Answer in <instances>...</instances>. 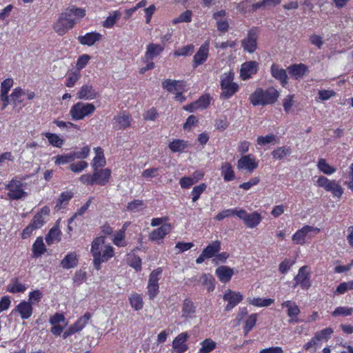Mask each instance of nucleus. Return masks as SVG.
Returning a JSON list of instances; mask_svg holds the SVG:
<instances>
[{
	"label": "nucleus",
	"mask_w": 353,
	"mask_h": 353,
	"mask_svg": "<svg viewBox=\"0 0 353 353\" xmlns=\"http://www.w3.org/2000/svg\"><path fill=\"white\" fill-rule=\"evenodd\" d=\"M211 97L208 94H203L201 96L198 100L196 101V103L198 106V109L204 110L206 109L211 101Z\"/></svg>",
	"instance_id": "obj_51"
},
{
	"label": "nucleus",
	"mask_w": 353,
	"mask_h": 353,
	"mask_svg": "<svg viewBox=\"0 0 353 353\" xmlns=\"http://www.w3.org/2000/svg\"><path fill=\"white\" fill-rule=\"evenodd\" d=\"M257 38L258 34L257 32L254 29H251L248 31L247 37L245 38L241 41V46L244 50L248 52L249 53L254 52L257 46Z\"/></svg>",
	"instance_id": "obj_8"
},
{
	"label": "nucleus",
	"mask_w": 353,
	"mask_h": 353,
	"mask_svg": "<svg viewBox=\"0 0 353 353\" xmlns=\"http://www.w3.org/2000/svg\"><path fill=\"white\" fill-rule=\"evenodd\" d=\"M81 77V74L79 71L74 70L72 71L68 74V77L67 78L65 85L68 88H72L76 82L79 81Z\"/></svg>",
	"instance_id": "obj_50"
},
{
	"label": "nucleus",
	"mask_w": 353,
	"mask_h": 353,
	"mask_svg": "<svg viewBox=\"0 0 353 353\" xmlns=\"http://www.w3.org/2000/svg\"><path fill=\"white\" fill-rule=\"evenodd\" d=\"M220 250L221 242L219 241H214L204 248L202 252L203 253V256H205L208 259H210L214 256L215 257Z\"/></svg>",
	"instance_id": "obj_31"
},
{
	"label": "nucleus",
	"mask_w": 353,
	"mask_h": 353,
	"mask_svg": "<svg viewBox=\"0 0 353 353\" xmlns=\"http://www.w3.org/2000/svg\"><path fill=\"white\" fill-rule=\"evenodd\" d=\"M195 312L196 307L193 302L189 299H185L183 303L181 316L185 319L192 318Z\"/></svg>",
	"instance_id": "obj_30"
},
{
	"label": "nucleus",
	"mask_w": 353,
	"mask_h": 353,
	"mask_svg": "<svg viewBox=\"0 0 353 353\" xmlns=\"http://www.w3.org/2000/svg\"><path fill=\"white\" fill-rule=\"evenodd\" d=\"M257 315L256 314H251L245 321L244 327L245 335H248V332L254 327L256 322Z\"/></svg>",
	"instance_id": "obj_55"
},
{
	"label": "nucleus",
	"mask_w": 353,
	"mask_h": 353,
	"mask_svg": "<svg viewBox=\"0 0 353 353\" xmlns=\"http://www.w3.org/2000/svg\"><path fill=\"white\" fill-rule=\"evenodd\" d=\"M46 251V248L43 243V238L41 236L37 237L32 245L34 256L36 258L40 257Z\"/></svg>",
	"instance_id": "obj_35"
},
{
	"label": "nucleus",
	"mask_w": 353,
	"mask_h": 353,
	"mask_svg": "<svg viewBox=\"0 0 353 353\" xmlns=\"http://www.w3.org/2000/svg\"><path fill=\"white\" fill-rule=\"evenodd\" d=\"M143 201L141 200L137 199L128 203L127 210L129 211H133L134 212H137L143 209Z\"/></svg>",
	"instance_id": "obj_59"
},
{
	"label": "nucleus",
	"mask_w": 353,
	"mask_h": 353,
	"mask_svg": "<svg viewBox=\"0 0 353 353\" xmlns=\"http://www.w3.org/2000/svg\"><path fill=\"white\" fill-rule=\"evenodd\" d=\"M101 38V34L97 32H89L83 36H79L78 40L81 44L91 46L95 42L99 41Z\"/></svg>",
	"instance_id": "obj_25"
},
{
	"label": "nucleus",
	"mask_w": 353,
	"mask_h": 353,
	"mask_svg": "<svg viewBox=\"0 0 353 353\" xmlns=\"http://www.w3.org/2000/svg\"><path fill=\"white\" fill-rule=\"evenodd\" d=\"M216 274L221 282L225 283L230 281L234 270L228 266L222 265L216 268Z\"/></svg>",
	"instance_id": "obj_22"
},
{
	"label": "nucleus",
	"mask_w": 353,
	"mask_h": 353,
	"mask_svg": "<svg viewBox=\"0 0 353 353\" xmlns=\"http://www.w3.org/2000/svg\"><path fill=\"white\" fill-rule=\"evenodd\" d=\"M353 312V308L352 307H336L334 311L332 313V315L333 316H350Z\"/></svg>",
	"instance_id": "obj_54"
},
{
	"label": "nucleus",
	"mask_w": 353,
	"mask_h": 353,
	"mask_svg": "<svg viewBox=\"0 0 353 353\" xmlns=\"http://www.w3.org/2000/svg\"><path fill=\"white\" fill-rule=\"evenodd\" d=\"M65 13H67L69 17L72 18L73 16H75L79 18H83L85 15V10L83 8L70 6L65 11Z\"/></svg>",
	"instance_id": "obj_49"
},
{
	"label": "nucleus",
	"mask_w": 353,
	"mask_h": 353,
	"mask_svg": "<svg viewBox=\"0 0 353 353\" xmlns=\"http://www.w3.org/2000/svg\"><path fill=\"white\" fill-rule=\"evenodd\" d=\"M288 70L292 78L299 79L308 72V68L303 63L293 64L288 68Z\"/></svg>",
	"instance_id": "obj_19"
},
{
	"label": "nucleus",
	"mask_w": 353,
	"mask_h": 353,
	"mask_svg": "<svg viewBox=\"0 0 353 353\" xmlns=\"http://www.w3.org/2000/svg\"><path fill=\"white\" fill-rule=\"evenodd\" d=\"M94 152L96 156L92 160V166L94 170H97L99 168L103 167L105 165V159L103 154V151L101 148H95Z\"/></svg>",
	"instance_id": "obj_29"
},
{
	"label": "nucleus",
	"mask_w": 353,
	"mask_h": 353,
	"mask_svg": "<svg viewBox=\"0 0 353 353\" xmlns=\"http://www.w3.org/2000/svg\"><path fill=\"white\" fill-rule=\"evenodd\" d=\"M201 353H210L216 347V343L210 339H205L201 343Z\"/></svg>",
	"instance_id": "obj_47"
},
{
	"label": "nucleus",
	"mask_w": 353,
	"mask_h": 353,
	"mask_svg": "<svg viewBox=\"0 0 353 353\" xmlns=\"http://www.w3.org/2000/svg\"><path fill=\"white\" fill-rule=\"evenodd\" d=\"M115 120L114 128L119 130L125 129L130 125V117L124 113L114 117Z\"/></svg>",
	"instance_id": "obj_33"
},
{
	"label": "nucleus",
	"mask_w": 353,
	"mask_h": 353,
	"mask_svg": "<svg viewBox=\"0 0 353 353\" xmlns=\"http://www.w3.org/2000/svg\"><path fill=\"white\" fill-rule=\"evenodd\" d=\"M270 72L272 76L279 81L282 86L284 87L288 83V74L285 70L274 63L270 68Z\"/></svg>",
	"instance_id": "obj_20"
},
{
	"label": "nucleus",
	"mask_w": 353,
	"mask_h": 353,
	"mask_svg": "<svg viewBox=\"0 0 353 353\" xmlns=\"http://www.w3.org/2000/svg\"><path fill=\"white\" fill-rule=\"evenodd\" d=\"M77 264L78 258L74 252L68 253L61 261V265L63 269L74 268Z\"/></svg>",
	"instance_id": "obj_27"
},
{
	"label": "nucleus",
	"mask_w": 353,
	"mask_h": 353,
	"mask_svg": "<svg viewBox=\"0 0 353 353\" xmlns=\"http://www.w3.org/2000/svg\"><path fill=\"white\" fill-rule=\"evenodd\" d=\"M274 302L273 299L256 298L250 300V303L258 307H267L270 305Z\"/></svg>",
	"instance_id": "obj_57"
},
{
	"label": "nucleus",
	"mask_w": 353,
	"mask_h": 353,
	"mask_svg": "<svg viewBox=\"0 0 353 353\" xmlns=\"http://www.w3.org/2000/svg\"><path fill=\"white\" fill-rule=\"evenodd\" d=\"M188 337L187 332H182L175 337L172 341V348L176 353H183L188 350L186 341Z\"/></svg>",
	"instance_id": "obj_12"
},
{
	"label": "nucleus",
	"mask_w": 353,
	"mask_h": 353,
	"mask_svg": "<svg viewBox=\"0 0 353 353\" xmlns=\"http://www.w3.org/2000/svg\"><path fill=\"white\" fill-rule=\"evenodd\" d=\"M262 105L274 103L279 97V92L274 88H269L264 90L262 89Z\"/></svg>",
	"instance_id": "obj_18"
},
{
	"label": "nucleus",
	"mask_w": 353,
	"mask_h": 353,
	"mask_svg": "<svg viewBox=\"0 0 353 353\" xmlns=\"http://www.w3.org/2000/svg\"><path fill=\"white\" fill-rule=\"evenodd\" d=\"M234 73L233 72H225L221 76V98L228 99L239 90V85L234 83Z\"/></svg>",
	"instance_id": "obj_2"
},
{
	"label": "nucleus",
	"mask_w": 353,
	"mask_h": 353,
	"mask_svg": "<svg viewBox=\"0 0 353 353\" xmlns=\"http://www.w3.org/2000/svg\"><path fill=\"white\" fill-rule=\"evenodd\" d=\"M95 109V106L92 103L78 102L71 108L70 114L73 120H81L84 117L92 114Z\"/></svg>",
	"instance_id": "obj_4"
},
{
	"label": "nucleus",
	"mask_w": 353,
	"mask_h": 353,
	"mask_svg": "<svg viewBox=\"0 0 353 353\" xmlns=\"http://www.w3.org/2000/svg\"><path fill=\"white\" fill-rule=\"evenodd\" d=\"M262 217L257 212H254L251 214H247L244 223L250 228H253L257 226L261 221Z\"/></svg>",
	"instance_id": "obj_32"
},
{
	"label": "nucleus",
	"mask_w": 353,
	"mask_h": 353,
	"mask_svg": "<svg viewBox=\"0 0 353 353\" xmlns=\"http://www.w3.org/2000/svg\"><path fill=\"white\" fill-rule=\"evenodd\" d=\"M316 184L319 187L324 188L326 192H331L334 197L341 198L343 193V188L339 182L330 180L325 176H319Z\"/></svg>",
	"instance_id": "obj_5"
},
{
	"label": "nucleus",
	"mask_w": 353,
	"mask_h": 353,
	"mask_svg": "<svg viewBox=\"0 0 353 353\" xmlns=\"http://www.w3.org/2000/svg\"><path fill=\"white\" fill-rule=\"evenodd\" d=\"M163 269L158 268L150 274L148 284L150 285H159V281L161 278Z\"/></svg>",
	"instance_id": "obj_44"
},
{
	"label": "nucleus",
	"mask_w": 353,
	"mask_h": 353,
	"mask_svg": "<svg viewBox=\"0 0 353 353\" xmlns=\"http://www.w3.org/2000/svg\"><path fill=\"white\" fill-rule=\"evenodd\" d=\"M223 299L224 301H228L225 310L230 311L242 301L243 296L240 292L228 290L224 294Z\"/></svg>",
	"instance_id": "obj_9"
},
{
	"label": "nucleus",
	"mask_w": 353,
	"mask_h": 353,
	"mask_svg": "<svg viewBox=\"0 0 353 353\" xmlns=\"http://www.w3.org/2000/svg\"><path fill=\"white\" fill-rule=\"evenodd\" d=\"M353 290V281L340 283L336 289L335 294H343L348 290Z\"/></svg>",
	"instance_id": "obj_58"
},
{
	"label": "nucleus",
	"mask_w": 353,
	"mask_h": 353,
	"mask_svg": "<svg viewBox=\"0 0 353 353\" xmlns=\"http://www.w3.org/2000/svg\"><path fill=\"white\" fill-rule=\"evenodd\" d=\"M61 231L59 227L54 226L51 228L46 236V241L48 245H52L55 241H60Z\"/></svg>",
	"instance_id": "obj_38"
},
{
	"label": "nucleus",
	"mask_w": 353,
	"mask_h": 353,
	"mask_svg": "<svg viewBox=\"0 0 353 353\" xmlns=\"http://www.w3.org/2000/svg\"><path fill=\"white\" fill-rule=\"evenodd\" d=\"M97 96V92L92 85L85 84L81 87L77 93L79 99L92 100Z\"/></svg>",
	"instance_id": "obj_16"
},
{
	"label": "nucleus",
	"mask_w": 353,
	"mask_h": 353,
	"mask_svg": "<svg viewBox=\"0 0 353 353\" xmlns=\"http://www.w3.org/2000/svg\"><path fill=\"white\" fill-rule=\"evenodd\" d=\"M317 166L319 170L325 174H332L336 172V168L329 165L324 159H319Z\"/></svg>",
	"instance_id": "obj_42"
},
{
	"label": "nucleus",
	"mask_w": 353,
	"mask_h": 353,
	"mask_svg": "<svg viewBox=\"0 0 353 353\" xmlns=\"http://www.w3.org/2000/svg\"><path fill=\"white\" fill-rule=\"evenodd\" d=\"M103 236L97 237L94 239L91 246V254L93 256V265L96 270L101 269V265L107 262L114 254V248L110 245H102L104 243Z\"/></svg>",
	"instance_id": "obj_1"
},
{
	"label": "nucleus",
	"mask_w": 353,
	"mask_h": 353,
	"mask_svg": "<svg viewBox=\"0 0 353 353\" xmlns=\"http://www.w3.org/2000/svg\"><path fill=\"white\" fill-rule=\"evenodd\" d=\"M88 167V163L84 161H79L77 163H72L70 165L69 168L74 172H81Z\"/></svg>",
	"instance_id": "obj_64"
},
{
	"label": "nucleus",
	"mask_w": 353,
	"mask_h": 353,
	"mask_svg": "<svg viewBox=\"0 0 353 353\" xmlns=\"http://www.w3.org/2000/svg\"><path fill=\"white\" fill-rule=\"evenodd\" d=\"M50 214V209L48 206L43 207L39 212H37L33 217L30 223L34 228H41L46 222V219Z\"/></svg>",
	"instance_id": "obj_13"
},
{
	"label": "nucleus",
	"mask_w": 353,
	"mask_h": 353,
	"mask_svg": "<svg viewBox=\"0 0 353 353\" xmlns=\"http://www.w3.org/2000/svg\"><path fill=\"white\" fill-rule=\"evenodd\" d=\"M258 63L254 61L245 62L241 65L240 77L243 80L250 79L257 72Z\"/></svg>",
	"instance_id": "obj_11"
},
{
	"label": "nucleus",
	"mask_w": 353,
	"mask_h": 353,
	"mask_svg": "<svg viewBox=\"0 0 353 353\" xmlns=\"http://www.w3.org/2000/svg\"><path fill=\"white\" fill-rule=\"evenodd\" d=\"M73 195L74 194L72 191L62 192L57 199L55 209L57 210H59L65 208L68 205L69 201L73 197Z\"/></svg>",
	"instance_id": "obj_34"
},
{
	"label": "nucleus",
	"mask_w": 353,
	"mask_h": 353,
	"mask_svg": "<svg viewBox=\"0 0 353 353\" xmlns=\"http://www.w3.org/2000/svg\"><path fill=\"white\" fill-rule=\"evenodd\" d=\"M282 307L288 308V315L291 318L290 321V323L298 321L294 317H296L299 314L300 310L295 303H292L291 301H287L282 303Z\"/></svg>",
	"instance_id": "obj_28"
},
{
	"label": "nucleus",
	"mask_w": 353,
	"mask_h": 353,
	"mask_svg": "<svg viewBox=\"0 0 353 353\" xmlns=\"http://www.w3.org/2000/svg\"><path fill=\"white\" fill-rule=\"evenodd\" d=\"M91 318V314L89 312L85 313V314L80 317L76 322L72 325L77 332H79L85 326L88 321Z\"/></svg>",
	"instance_id": "obj_43"
},
{
	"label": "nucleus",
	"mask_w": 353,
	"mask_h": 353,
	"mask_svg": "<svg viewBox=\"0 0 353 353\" xmlns=\"http://www.w3.org/2000/svg\"><path fill=\"white\" fill-rule=\"evenodd\" d=\"M42 298V293L39 290H35L32 292H30L28 295V301L27 302L30 303V304L32 305V304L38 303L41 301Z\"/></svg>",
	"instance_id": "obj_60"
},
{
	"label": "nucleus",
	"mask_w": 353,
	"mask_h": 353,
	"mask_svg": "<svg viewBox=\"0 0 353 353\" xmlns=\"http://www.w3.org/2000/svg\"><path fill=\"white\" fill-rule=\"evenodd\" d=\"M207 185L204 183L194 186L191 192L192 201L196 202L200 197L201 194L205 190Z\"/></svg>",
	"instance_id": "obj_46"
},
{
	"label": "nucleus",
	"mask_w": 353,
	"mask_h": 353,
	"mask_svg": "<svg viewBox=\"0 0 353 353\" xmlns=\"http://www.w3.org/2000/svg\"><path fill=\"white\" fill-rule=\"evenodd\" d=\"M188 145V142L184 140L174 139L169 143L168 147L172 152H181L184 151Z\"/></svg>",
	"instance_id": "obj_39"
},
{
	"label": "nucleus",
	"mask_w": 353,
	"mask_h": 353,
	"mask_svg": "<svg viewBox=\"0 0 353 353\" xmlns=\"http://www.w3.org/2000/svg\"><path fill=\"white\" fill-rule=\"evenodd\" d=\"M192 12L191 10H187L183 13H181L177 18L174 19L172 21L174 24H176L178 23L185 22L188 23L192 21Z\"/></svg>",
	"instance_id": "obj_52"
},
{
	"label": "nucleus",
	"mask_w": 353,
	"mask_h": 353,
	"mask_svg": "<svg viewBox=\"0 0 353 353\" xmlns=\"http://www.w3.org/2000/svg\"><path fill=\"white\" fill-rule=\"evenodd\" d=\"M74 23L75 20L69 17L68 14L64 12L61 14L57 21L54 23L53 28L59 35H63L74 27Z\"/></svg>",
	"instance_id": "obj_6"
},
{
	"label": "nucleus",
	"mask_w": 353,
	"mask_h": 353,
	"mask_svg": "<svg viewBox=\"0 0 353 353\" xmlns=\"http://www.w3.org/2000/svg\"><path fill=\"white\" fill-rule=\"evenodd\" d=\"M13 283L10 284L8 286V290L11 293H19L24 292L27 288L26 286L21 283H19L17 278L12 279Z\"/></svg>",
	"instance_id": "obj_40"
},
{
	"label": "nucleus",
	"mask_w": 353,
	"mask_h": 353,
	"mask_svg": "<svg viewBox=\"0 0 353 353\" xmlns=\"http://www.w3.org/2000/svg\"><path fill=\"white\" fill-rule=\"evenodd\" d=\"M163 50L164 46H163L154 43L148 44L145 54V60L147 61L152 60L154 58L159 56Z\"/></svg>",
	"instance_id": "obj_23"
},
{
	"label": "nucleus",
	"mask_w": 353,
	"mask_h": 353,
	"mask_svg": "<svg viewBox=\"0 0 353 353\" xmlns=\"http://www.w3.org/2000/svg\"><path fill=\"white\" fill-rule=\"evenodd\" d=\"M24 184L17 178H13L8 184L6 189L7 195L12 200H19L28 196V192L24 191Z\"/></svg>",
	"instance_id": "obj_3"
},
{
	"label": "nucleus",
	"mask_w": 353,
	"mask_h": 353,
	"mask_svg": "<svg viewBox=\"0 0 353 353\" xmlns=\"http://www.w3.org/2000/svg\"><path fill=\"white\" fill-rule=\"evenodd\" d=\"M319 229L310 225H305L301 230H298L292 236V240L296 244L303 245L305 242V237L309 232H314L318 233Z\"/></svg>",
	"instance_id": "obj_10"
},
{
	"label": "nucleus",
	"mask_w": 353,
	"mask_h": 353,
	"mask_svg": "<svg viewBox=\"0 0 353 353\" xmlns=\"http://www.w3.org/2000/svg\"><path fill=\"white\" fill-rule=\"evenodd\" d=\"M276 140V136L273 134H268L265 137L259 136L257 138V144L260 145H265L271 143Z\"/></svg>",
	"instance_id": "obj_62"
},
{
	"label": "nucleus",
	"mask_w": 353,
	"mask_h": 353,
	"mask_svg": "<svg viewBox=\"0 0 353 353\" xmlns=\"http://www.w3.org/2000/svg\"><path fill=\"white\" fill-rule=\"evenodd\" d=\"M208 56V46L207 44L203 45L200 47L199 50L194 56V68L203 63Z\"/></svg>",
	"instance_id": "obj_24"
},
{
	"label": "nucleus",
	"mask_w": 353,
	"mask_h": 353,
	"mask_svg": "<svg viewBox=\"0 0 353 353\" xmlns=\"http://www.w3.org/2000/svg\"><path fill=\"white\" fill-rule=\"evenodd\" d=\"M221 173L225 181H230L234 179V172L229 163H224L221 168Z\"/></svg>",
	"instance_id": "obj_36"
},
{
	"label": "nucleus",
	"mask_w": 353,
	"mask_h": 353,
	"mask_svg": "<svg viewBox=\"0 0 353 353\" xmlns=\"http://www.w3.org/2000/svg\"><path fill=\"white\" fill-rule=\"evenodd\" d=\"M162 87L166 91L172 92L183 90L184 85L183 81L167 79L162 82Z\"/></svg>",
	"instance_id": "obj_26"
},
{
	"label": "nucleus",
	"mask_w": 353,
	"mask_h": 353,
	"mask_svg": "<svg viewBox=\"0 0 353 353\" xmlns=\"http://www.w3.org/2000/svg\"><path fill=\"white\" fill-rule=\"evenodd\" d=\"M294 288L299 285L302 289L307 290L311 286L310 275L307 266L305 265L299 269L298 274L294 277Z\"/></svg>",
	"instance_id": "obj_7"
},
{
	"label": "nucleus",
	"mask_w": 353,
	"mask_h": 353,
	"mask_svg": "<svg viewBox=\"0 0 353 353\" xmlns=\"http://www.w3.org/2000/svg\"><path fill=\"white\" fill-rule=\"evenodd\" d=\"M172 225L170 223H165L161 225L159 228L153 230L150 235L149 239L152 241H157L158 240L163 239L166 234H169L171 231Z\"/></svg>",
	"instance_id": "obj_15"
},
{
	"label": "nucleus",
	"mask_w": 353,
	"mask_h": 353,
	"mask_svg": "<svg viewBox=\"0 0 353 353\" xmlns=\"http://www.w3.org/2000/svg\"><path fill=\"white\" fill-rule=\"evenodd\" d=\"M90 153V148L88 146H84L81 149L80 151L70 152L72 156L73 161L76 159H83L88 157Z\"/></svg>",
	"instance_id": "obj_53"
},
{
	"label": "nucleus",
	"mask_w": 353,
	"mask_h": 353,
	"mask_svg": "<svg viewBox=\"0 0 353 353\" xmlns=\"http://www.w3.org/2000/svg\"><path fill=\"white\" fill-rule=\"evenodd\" d=\"M130 303L132 307L135 310H139L143 307V299L141 295L138 294H132L129 298Z\"/></svg>",
	"instance_id": "obj_48"
},
{
	"label": "nucleus",
	"mask_w": 353,
	"mask_h": 353,
	"mask_svg": "<svg viewBox=\"0 0 353 353\" xmlns=\"http://www.w3.org/2000/svg\"><path fill=\"white\" fill-rule=\"evenodd\" d=\"M43 135L48 139L49 143L55 147L61 148L63 143V140L60 139L59 137L53 133L46 132Z\"/></svg>",
	"instance_id": "obj_45"
},
{
	"label": "nucleus",
	"mask_w": 353,
	"mask_h": 353,
	"mask_svg": "<svg viewBox=\"0 0 353 353\" xmlns=\"http://www.w3.org/2000/svg\"><path fill=\"white\" fill-rule=\"evenodd\" d=\"M15 311L19 313L21 319H29L33 312V307L30 303L23 301L17 305Z\"/></svg>",
	"instance_id": "obj_21"
},
{
	"label": "nucleus",
	"mask_w": 353,
	"mask_h": 353,
	"mask_svg": "<svg viewBox=\"0 0 353 353\" xmlns=\"http://www.w3.org/2000/svg\"><path fill=\"white\" fill-rule=\"evenodd\" d=\"M333 333V330L330 327H327L325 329H323L319 332H317L315 334V339H317V340L319 341L322 340H327L331 334Z\"/></svg>",
	"instance_id": "obj_56"
},
{
	"label": "nucleus",
	"mask_w": 353,
	"mask_h": 353,
	"mask_svg": "<svg viewBox=\"0 0 353 353\" xmlns=\"http://www.w3.org/2000/svg\"><path fill=\"white\" fill-rule=\"evenodd\" d=\"M291 154V149L290 147L282 146L279 147L274 150L272 152V157L276 160H282L284 158L290 156Z\"/></svg>",
	"instance_id": "obj_37"
},
{
	"label": "nucleus",
	"mask_w": 353,
	"mask_h": 353,
	"mask_svg": "<svg viewBox=\"0 0 353 353\" xmlns=\"http://www.w3.org/2000/svg\"><path fill=\"white\" fill-rule=\"evenodd\" d=\"M111 170L108 168L94 170L93 177L95 184L103 186L106 185L110 178Z\"/></svg>",
	"instance_id": "obj_14"
},
{
	"label": "nucleus",
	"mask_w": 353,
	"mask_h": 353,
	"mask_svg": "<svg viewBox=\"0 0 353 353\" xmlns=\"http://www.w3.org/2000/svg\"><path fill=\"white\" fill-rule=\"evenodd\" d=\"M120 13L118 12H114V14L110 15L107 19L103 21V26L105 28H112L114 23H116L117 20L119 18Z\"/></svg>",
	"instance_id": "obj_63"
},
{
	"label": "nucleus",
	"mask_w": 353,
	"mask_h": 353,
	"mask_svg": "<svg viewBox=\"0 0 353 353\" xmlns=\"http://www.w3.org/2000/svg\"><path fill=\"white\" fill-rule=\"evenodd\" d=\"M262 88H259L250 95L249 100L254 106L262 105Z\"/></svg>",
	"instance_id": "obj_41"
},
{
	"label": "nucleus",
	"mask_w": 353,
	"mask_h": 353,
	"mask_svg": "<svg viewBox=\"0 0 353 353\" xmlns=\"http://www.w3.org/2000/svg\"><path fill=\"white\" fill-rule=\"evenodd\" d=\"M73 161L72 156L70 153L64 155H57L55 157L54 163L56 165H64Z\"/></svg>",
	"instance_id": "obj_61"
},
{
	"label": "nucleus",
	"mask_w": 353,
	"mask_h": 353,
	"mask_svg": "<svg viewBox=\"0 0 353 353\" xmlns=\"http://www.w3.org/2000/svg\"><path fill=\"white\" fill-rule=\"evenodd\" d=\"M237 167L239 169L247 170L249 172H253L258 167V163L250 154L243 156L239 161Z\"/></svg>",
	"instance_id": "obj_17"
}]
</instances>
